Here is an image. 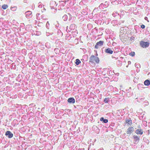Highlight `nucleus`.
<instances>
[{
	"label": "nucleus",
	"mask_w": 150,
	"mask_h": 150,
	"mask_svg": "<svg viewBox=\"0 0 150 150\" xmlns=\"http://www.w3.org/2000/svg\"><path fill=\"white\" fill-rule=\"evenodd\" d=\"M103 3H102L100 5V6H99V8H100L101 9V8L102 7V5H103Z\"/></svg>",
	"instance_id": "nucleus-34"
},
{
	"label": "nucleus",
	"mask_w": 150,
	"mask_h": 150,
	"mask_svg": "<svg viewBox=\"0 0 150 150\" xmlns=\"http://www.w3.org/2000/svg\"><path fill=\"white\" fill-rule=\"evenodd\" d=\"M17 8L16 6L11 7V10L13 11H15L16 10Z\"/></svg>",
	"instance_id": "nucleus-24"
},
{
	"label": "nucleus",
	"mask_w": 150,
	"mask_h": 150,
	"mask_svg": "<svg viewBox=\"0 0 150 150\" xmlns=\"http://www.w3.org/2000/svg\"><path fill=\"white\" fill-rule=\"evenodd\" d=\"M126 34H124L123 33H121L120 35V39L122 41H123L124 40V39L126 38Z\"/></svg>",
	"instance_id": "nucleus-10"
},
{
	"label": "nucleus",
	"mask_w": 150,
	"mask_h": 150,
	"mask_svg": "<svg viewBox=\"0 0 150 150\" xmlns=\"http://www.w3.org/2000/svg\"><path fill=\"white\" fill-rule=\"evenodd\" d=\"M137 101L139 102H141L144 100V98L143 96H140L137 98Z\"/></svg>",
	"instance_id": "nucleus-12"
},
{
	"label": "nucleus",
	"mask_w": 150,
	"mask_h": 150,
	"mask_svg": "<svg viewBox=\"0 0 150 150\" xmlns=\"http://www.w3.org/2000/svg\"><path fill=\"white\" fill-rule=\"evenodd\" d=\"M149 42H144L143 41H140V43L141 46L144 48H146L149 47Z\"/></svg>",
	"instance_id": "nucleus-2"
},
{
	"label": "nucleus",
	"mask_w": 150,
	"mask_h": 150,
	"mask_svg": "<svg viewBox=\"0 0 150 150\" xmlns=\"http://www.w3.org/2000/svg\"><path fill=\"white\" fill-rule=\"evenodd\" d=\"M50 7H54L55 6H57L56 2L53 1H52L50 2Z\"/></svg>",
	"instance_id": "nucleus-15"
},
{
	"label": "nucleus",
	"mask_w": 150,
	"mask_h": 150,
	"mask_svg": "<svg viewBox=\"0 0 150 150\" xmlns=\"http://www.w3.org/2000/svg\"><path fill=\"white\" fill-rule=\"evenodd\" d=\"M104 42L103 41H100L97 42L96 45L95 46V48L98 49L100 47L103 45Z\"/></svg>",
	"instance_id": "nucleus-3"
},
{
	"label": "nucleus",
	"mask_w": 150,
	"mask_h": 150,
	"mask_svg": "<svg viewBox=\"0 0 150 150\" xmlns=\"http://www.w3.org/2000/svg\"><path fill=\"white\" fill-rule=\"evenodd\" d=\"M104 101L106 103H108L109 102V98H105L104 99Z\"/></svg>",
	"instance_id": "nucleus-23"
},
{
	"label": "nucleus",
	"mask_w": 150,
	"mask_h": 150,
	"mask_svg": "<svg viewBox=\"0 0 150 150\" xmlns=\"http://www.w3.org/2000/svg\"><path fill=\"white\" fill-rule=\"evenodd\" d=\"M49 33L46 32V35L47 36H49Z\"/></svg>",
	"instance_id": "nucleus-37"
},
{
	"label": "nucleus",
	"mask_w": 150,
	"mask_h": 150,
	"mask_svg": "<svg viewBox=\"0 0 150 150\" xmlns=\"http://www.w3.org/2000/svg\"><path fill=\"white\" fill-rule=\"evenodd\" d=\"M100 120L101 121H102L104 123H107L108 122V120L107 119H105L103 117H101L100 118Z\"/></svg>",
	"instance_id": "nucleus-16"
},
{
	"label": "nucleus",
	"mask_w": 150,
	"mask_h": 150,
	"mask_svg": "<svg viewBox=\"0 0 150 150\" xmlns=\"http://www.w3.org/2000/svg\"><path fill=\"white\" fill-rule=\"evenodd\" d=\"M133 138L134 139V143L135 144H137L139 141V138L138 136L135 135H134L133 136Z\"/></svg>",
	"instance_id": "nucleus-8"
},
{
	"label": "nucleus",
	"mask_w": 150,
	"mask_h": 150,
	"mask_svg": "<svg viewBox=\"0 0 150 150\" xmlns=\"http://www.w3.org/2000/svg\"><path fill=\"white\" fill-rule=\"evenodd\" d=\"M135 132L137 134H139L140 135L142 134L143 133V132L142 129H137V130Z\"/></svg>",
	"instance_id": "nucleus-13"
},
{
	"label": "nucleus",
	"mask_w": 150,
	"mask_h": 150,
	"mask_svg": "<svg viewBox=\"0 0 150 150\" xmlns=\"http://www.w3.org/2000/svg\"><path fill=\"white\" fill-rule=\"evenodd\" d=\"M68 17L66 15H64L62 17V19L64 21H66L67 20Z\"/></svg>",
	"instance_id": "nucleus-22"
},
{
	"label": "nucleus",
	"mask_w": 150,
	"mask_h": 150,
	"mask_svg": "<svg viewBox=\"0 0 150 150\" xmlns=\"http://www.w3.org/2000/svg\"><path fill=\"white\" fill-rule=\"evenodd\" d=\"M53 33H51V35H52V34H53Z\"/></svg>",
	"instance_id": "nucleus-46"
},
{
	"label": "nucleus",
	"mask_w": 150,
	"mask_h": 150,
	"mask_svg": "<svg viewBox=\"0 0 150 150\" xmlns=\"http://www.w3.org/2000/svg\"><path fill=\"white\" fill-rule=\"evenodd\" d=\"M147 142H149V141L148 140H147Z\"/></svg>",
	"instance_id": "nucleus-44"
},
{
	"label": "nucleus",
	"mask_w": 150,
	"mask_h": 150,
	"mask_svg": "<svg viewBox=\"0 0 150 150\" xmlns=\"http://www.w3.org/2000/svg\"><path fill=\"white\" fill-rule=\"evenodd\" d=\"M68 26H67V29H68Z\"/></svg>",
	"instance_id": "nucleus-45"
},
{
	"label": "nucleus",
	"mask_w": 150,
	"mask_h": 150,
	"mask_svg": "<svg viewBox=\"0 0 150 150\" xmlns=\"http://www.w3.org/2000/svg\"><path fill=\"white\" fill-rule=\"evenodd\" d=\"M133 130V128L132 127H131L128 129L127 131V134H130L132 133Z\"/></svg>",
	"instance_id": "nucleus-14"
},
{
	"label": "nucleus",
	"mask_w": 150,
	"mask_h": 150,
	"mask_svg": "<svg viewBox=\"0 0 150 150\" xmlns=\"http://www.w3.org/2000/svg\"><path fill=\"white\" fill-rule=\"evenodd\" d=\"M114 2H112V4Z\"/></svg>",
	"instance_id": "nucleus-48"
},
{
	"label": "nucleus",
	"mask_w": 150,
	"mask_h": 150,
	"mask_svg": "<svg viewBox=\"0 0 150 150\" xmlns=\"http://www.w3.org/2000/svg\"><path fill=\"white\" fill-rule=\"evenodd\" d=\"M67 102L71 104H74L75 102V99L73 98H70L68 99Z\"/></svg>",
	"instance_id": "nucleus-9"
},
{
	"label": "nucleus",
	"mask_w": 150,
	"mask_h": 150,
	"mask_svg": "<svg viewBox=\"0 0 150 150\" xmlns=\"http://www.w3.org/2000/svg\"><path fill=\"white\" fill-rule=\"evenodd\" d=\"M135 52H131L129 54V55L132 57L134 56L135 55Z\"/></svg>",
	"instance_id": "nucleus-29"
},
{
	"label": "nucleus",
	"mask_w": 150,
	"mask_h": 150,
	"mask_svg": "<svg viewBox=\"0 0 150 150\" xmlns=\"http://www.w3.org/2000/svg\"><path fill=\"white\" fill-rule=\"evenodd\" d=\"M46 47L47 48H50V44L49 42H47L45 44Z\"/></svg>",
	"instance_id": "nucleus-20"
},
{
	"label": "nucleus",
	"mask_w": 150,
	"mask_h": 150,
	"mask_svg": "<svg viewBox=\"0 0 150 150\" xmlns=\"http://www.w3.org/2000/svg\"><path fill=\"white\" fill-rule=\"evenodd\" d=\"M134 37H132L131 38H130V40H134Z\"/></svg>",
	"instance_id": "nucleus-36"
},
{
	"label": "nucleus",
	"mask_w": 150,
	"mask_h": 150,
	"mask_svg": "<svg viewBox=\"0 0 150 150\" xmlns=\"http://www.w3.org/2000/svg\"><path fill=\"white\" fill-rule=\"evenodd\" d=\"M112 15L114 17H115L118 15V14L117 12H115V13H113Z\"/></svg>",
	"instance_id": "nucleus-26"
},
{
	"label": "nucleus",
	"mask_w": 150,
	"mask_h": 150,
	"mask_svg": "<svg viewBox=\"0 0 150 150\" xmlns=\"http://www.w3.org/2000/svg\"><path fill=\"white\" fill-rule=\"evenodd\" d=\"M141 27L142 28L144 29L145 28V26L144 25H141Z\"/></svg>",
	"instance_id": "nucleus-33"
},
{
	"label": "nucleus",
	"mask_w": 150,
	"mask_h": 150,
	"mask_svg": "<svg viewBox=\"0 0 150 150\" xmlns=\"http://www.w3.org/2000/svg\"><path fill=\"white\" fill-rule=\"evenodd\" d=\"M59 7L61 9H62L63 8L64 6L66 4V3L63 1H60L59 2Z\"/></svg>",
	"instance_id": "nucleus-7"
},
{
	"label": "nucleus",
	"mask_w": 150,
	"mask_h": 150,
	"mask_svg": "<svg viewBox=\"0 0 150 150\" xmlns=\"http://www.w3.org/2000/svg\"><path fill=\"white\" fill-rule=\"evenodd\" d=\"M135 66L136 67H137L138 68L139 67L140 68V64L138 63H136L135 64Z\"/></svg>",
	"instance_id": "nucleus-28"
},
{
	"label": "nucleus",
	"mask_w": 150,
	"mask_h": 150,
	"mask_svg": "<svg viewBox=\"0 0 150 150\" xmlns=\"http://www.w3.org/2000/svg\"><path fill=\"white\" fill-rule=\"evenodd\" d=\"M41 4V2H39V3H38L39 4Z\"/></svg>",
	"instance_id": "nucleus-42"
},
{
	"label": "nucleus",
	"mask_w": 150,
	"mask_h": 150,
	"mask_svg": "<svg viewBox=\"0 0 150 150\" xmlns=\"http://www.w3.org/2000/svg\"><path fill=\"white\" fill-rule=\"evenodd\" d=\"M144 19L146 21H147L148 22H149V21L148 20V18L146 17H145L144 18Z\"/></svg>",
	"instance_id": "nucleus-35"
},
{
	"label": "nucleus",
	"mask_w": 150,
	"mask_h": 150,
	"mask_svg": "<svg viewBox=\"0 0 150 150\" xmlns=\"http://www.w3.org/2000/svg\"><path fill=\"white\" fill-rule=\"evenodd\" d=\"M120 34H121V33L126 34V31L124 27H121L120 28Z\"/></svg>",
	"instance_id": "nucleus-11"
},
{
	"label": "nucleus",
	"mask_w": 150,
	"mask_h": 150,
	"mask_svg": "<svg viewBox=\"0 0 150 150\" xmlns=\"http://www.w3.org/2000/svg\"><path fill=\"white\" fill-rule=\"evenodd\" d=\"M105 52L107 54H111L113 52V50L110 48H108L105 50Z\"/></svg>",
	"instance_id": "nucleus-6"
},
{
	"label": "nucleus",
	"mask_w": 150,
	"mask_h": 150,
	"mask_svg": "<svg viewBox=\"0 0 150 150\" xmlns=\"http://www.w3.org/2000/svg\"><path fill=\"white\" fill-rule=\"evenodd\" d=\"M8 7V6L7 5L4 4L2 6V8L3 9H6Z\"/></svg>",
	"instance_id": "nucleus-25"
},
{
	"label": "nucleus",
	"mask_w": 150,
	"mask_h": 150,
	"mask_svg": "<svg viewBox=\"0 0 150 150\" xmlns=\"http://www.w3.org/2000/svg\"><path fill=\"white\" fill-rule=\"evenodd\" d=\"M100 60L98 57L94 55H91L89 61V63L90 64H93L96 62V63H98Z\"/></svg>",
	"instance_id": "nucleus-1"
},
{
	"label": "nucleus",
	"mask_w": 150,
	"mask_h": 150,
	"mask_svg": "<svg viewBox=\"0 0 150 150\" xmlns=\"http://www.w3.org/2000/svg\"><path fill=\"white\" fill-rule=\"evenodd\" d=\"M40 14H39V13H37V14H36V16H37L38 15H39Z\"/></svg>",
	"instance_id": "nucleus-40"
},
{
	"label": "nucleus",
	"mask_w": 150,
	"mask_h": 150,
	"mask_svg": "<svg viewBox=\"0 0 150 150\" xmlns=\"http://www.w3.org/2000/svg\"><path fill=\"white\" fill-rule=\"evenodd\" d=\"M144 84L146 86H149L150 84V81L149 80L147 79L144 81Z\"/></svg>",
	"instance_id": "nucleus-18"
},
{
	"label": "nucleus",
	"mask_w": 150,
	"mask_h": 150,
	"mask_svg": "<svg viewBox=\"0 0 150 150\" xmlns=\"http://www.w3.org/2000/svg\"><path fill=\"white\" fill-rule=\"evenodd\" d=\"M25 16L28 18H31L32 16V12L30 11H28L25 13Z\"/></svg>",
	"instance_id": "nucleus-5"
},
{
	"label": "nucleus",
	"mask_w": 150,
	"mask_h": 150,
	"mask_svg": "<svg viewBox=\"0 0 150 150\" xmlns=\"http://www.w3.org/2000/svg\"><path fill=\"white\" fill-rule=\"evenodd\" d=\"M57 35L59 37H61L63 35V33L61 30H58L57 31Z\"/></svg>",
	"instance_id": "nucleus-19"
},
{
	"label": "nucleus",
	"mask_w": 150,
	"mask_h": 150,
	"mask_svg": "<svg viewBox=\"0 0 150 150\" xmlns=\"http://www.w3.org/2000/svg\"><path fill=\"white\" fill-rule=\"evenodd\" d=\"M141 85H142V86H143V85L141 84Z\"/></svg>",
	"instance_id": "nucleus-49"
},
{
	"label": "nucleus",
	"mask_w": 150,
	"mask_h": 150,
	"mask_svg": "<svg viewBox=\"0 0 150 150\" xmlns=\"http://www.w3.org/2000/svg\"><path fill=\"white\" fill-rule=\"evenodd\" d=\"M103 150V148H102L101 149V150Z\"/></svg>",
	"instance_id": "nucleus-43"
},
{
	"label": "nucleus",
	"mask_w": 150,
	"mask_h": 150,
	"mask_svg": "<svg viewBox=\"0 0 150 150\" xmlns=\"http://www.w3.org/2000/svg\"><path fill=\"white\" fill-rule=\"evenodd\" d=\"M51 9H53L54 8V7H50Z\"/></svg>",
	"instance_id": "nucleus-39"
},
{
	"label": "nucleus",
	"mask_w": 150,
	"mask_h": 150,
	"mask_svg": "<svg viewBox=\"0 0 150 150\" xmlns=\"http://www.w3.org/2000/svg\"><path fill=\"white\" fill-rule=\"evenodd\" d=\"M40 5H39V6H38V7H40Z\"/></svg>",
	"instance_id": "nucleus-47"
},
{
	"label": "nucleus",
	"mask_w": 150,
	"mask_h": 150,
	"mask_svg": "<svg viewBox=\"0 0 150 150\" xmlns=\"http://www.w3.org/2000/svg\"><path fill=\"white\" fill-rule=\"evenodd\" d=\"M81 63V61L79 59H76L75 60V63L77 65H79Z\"/></svg>",
	"instance_id": "nucleus-21"
},
{
	"label": "nucleus",
	"mask_w": 150,
	"mask_h": 150,
	"mask_svg": "<svg viewBox=\"0 0 150 150\" xmlns=\"http://www.w3.org/2000/svg\"><path fill=\"white\" fill-rule=\"evenodd\" d=\"M125 21L124 20H120L119 22V24H121L122 23H123Z\"/></svg>",
	"instance_id": "nucleus-32"
},
{
	"label": "nucleus",
	"mask_w": 150,
	"mask_h": 150,
	"mask_svg": "<svg viewBox=\"0 0 150 150\" xmlns=\"http://www.w3.org/2000/svg\"><path fill=\"white\" fill-rule=\"evenodd\" d=\"M46 28L47 29H49V27H50V24L49 23V22L48 21H47V23H46Z\"/></svg>",
	"instance_id": "nucleus-27"
},
{
	"label": "nucleus",
	"mask_w": 150,
	"mask_h": 150,
	"mask_svg": "<svg viewBox=\"0 0 150 150\" xmlns=\"http://www.w3.org/2000/svg\"><path fill=\"white\" fill-rule=\"evenodd\" d=\"M132 120H130L129 119H126V122L127 123L129 124L130 122H131Z\"/></svg>",
	"instance_id": "nucleus-31"
},
{
	"label": "nucleus",
	"mask_w": 150,
	"mask_h": 150,
	"mask_svg": "<svg viewBox=\"0 0 150 150\" xmlns=\"http://www.w3.org/2000/svg\"><path fill=\"white\" fill-rule=\"evenodd\" d=\"M57 23H56L55 24V26L57 29H58V27H59V24L58 23V21H57Z\"/></svg>",
	"instance_id": "nucleus-30"
},
{
	"label": "nucleus",
	"mask_w": 150,
	"mask_h": 150,
	"mask_svg": "<svg viewBox=\"0 0 150 150\" xmlns=\"http://www.w3.org/2000/svg\"><path fill=\"white\" fill-rule=\"evenodd\" d=\"M128 64H131V62H130V61H128Z\"/></svg>",
	"instance_id": "nucleus-38"
},
{
	"label": "nucleus",
	"mask_w": 150,
	"mask_h": 150,
	"mask_svg": "<svg viewBox=\"0 0 150 150\" xmlns=\"http://www.w3.org/2000/svg\"><path fill=\"white\" fill-rule=\"evenodd\" d=\"M5 135L9 138H12L13 136V134L9 131H8L6 132Z\"/></svg>",
	"instance_id": "nucleus-4"
},
{
	"label": "nucleus",
	"mask_w": 150,
	"mask_h": 150,
	"mask_svg": "<svg viewBox=\"0 0 150 150\" xmlns=\"http://www.w3.org/2000/svg\"><path fill=\"white\" fill-rule=\"evenodd\" d=\"M95 55H96V56H97L98 55V54H97V53H96V54Z\"/></svg>",
	"instance_id": "nucleus-41"
},
{
	"label": "nucleus",
	"mask_w": 150,
	"mask_h": 150,
	"mask_svg": "<svg viewBox=\"0 0 150 150\" xmlns=\"http://www.w3.org/2000/svg\"><path fill=\"white\" fill-rule=\"evenodd\" d=\"M75 28V25L74 24H71L69 27V29L71 30H74Z\"/></svg>",
	"instance_id": "nucleus-17"
}]
</instances>
